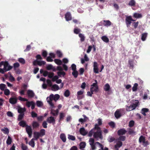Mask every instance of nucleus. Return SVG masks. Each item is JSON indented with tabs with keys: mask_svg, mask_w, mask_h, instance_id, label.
<instances>
[{
	"mask_svg": "<svg viewBox=\"0 0 150 150\" xmlns=\"http://www.w3.org/2000/svg\"><path fill=\"white\" fill-rule=\"evenodd\" d=\"M128 63L130 65V68L131 69H133L134 66L133 62L131 60H129L128 61Z\"/></svg>",
	"mask_w": 150,
	"mask_h": 150,
	"instance_id": "a18cd8bd",
	"label": "nucleus"
},
{
	"mask_svg": "<svg viewBox=\"0 0 150 150\" xmlns=\"http://www.w3.org/2000/svg\"><path fill=\"white\" fill-rule=\"evenodd\" d=\"M1 130L5 134H8L9 132V129L6 127H4V128L2 129Z\"/></svg>",
	"mask_w": 150,
	"mask_h": 150,
	"instance_id": "bb28decb",
	"label": "nucleus"
},
{
	"mask_svg": "<svg viewBox=\"0 0 150 150\" xmlns=\"http://www.w3.org/2000/svg\"><path fill=\"white\" fill-rule=\"evenodd\" d=\"M33 139H32L29 142V144L32 147H34L35 146V142L33 141Z\"/></svg>",
	"mask_w": 150,
	"mask_h": 150,
	"instance_id": "603ef678",
	"label": "nucleus"
},
{
	"mask_svg": "<svg viewBox=\"0 0 150 150\" xmlns=\"http://www.w3.org/2000/svg\"><path fill=\"white\" fill-rule=\"evenodd\" d=\"M138 84L137 83H135L133 86L132 87V90L133 91H136L137 89Z\"/></svg>",
	"mask_w": 150,
	"mask_h": 150,
	"instance_id": "09e8293b",
	"label": "nucleus"
},
{
	"mask_svg": "<svg viewBox=\"0 0 150 150\" xmlns=\"http://www.w3.org/2000/svg\"><path fill=\"white\" fill-rule=\"evenodd\" d=\"M70 95V92L69 90H66L64 93V96L66 97H68Z\"/></svg>",
	"mask_w": 150,
	"mask_h": 150,
	"instance_id": "3c124183",
	"label": "nucleus"
},
{
	"mask_svg": "<svg viewBox=\"0 0 150 150\" xmlns=\"http://www.w3.org/2000/svg\"><path fill=\"white\" fill-rule=\"evenodd\" d=\"M36 105L38 107H40L43 105V103L41 101L38 100L36 102Z\"/></svg>",
	"mask_w": 150,
	"mask_h": 150,
	"instance_id": "6e6d98bb",
	"label": "nucleus"
},
{
	"mask_svg": "<svg viewBox=\"0 0 150 150\" xmlns=\"http://www.w3.org/2000/svg\"><path fill=\"white\" fill-rule=\"evenodd\" d=\"M98 64L96 62H94L93 63V71L94 73L98 74L99 73Z\"/></svg>",
	"mask_w": 150,
	"mask_h": 150,
	"instance_id": "1a4fd4ad",
	"label": "nucleus"
},
{
	"mask_svg": "<svg viewBox=\"0 0 150 150\" xmlns=\"http://www.w3.org/2000/svg\"><path fill=\"white\" fill-rule=\"evenodd\" d=\"M83 91H80L77 92V98L78 99H81L83 97L80 96L81 95H82L83 93Z\"/></svg>",
	"mask_w": 150,
	"mask_h": 150,
	"instance_id": "f3484780",
	"label": "nucleus"
},
{
	"mask_svg": "<svg viewBox=\"0 0 150 150\" xmlns=\"http://www.w3.org/2000/svg\"><path fill=\"white\" fill-rule=\"evenodd\" d=\"M26 131L29 137H31L32 133V129L31 127L30 126H27L26 128Z\"/></svg>",
	"mask_w": 150,
	"mask_h": 150,
	"instance_id": "423d86ee",
	"label": "nucleus"
},
{
	"mask_svg": "<svg viewBox=\"0 0 150 150\" xmlns=\"http://www.w3.org/2000/svg\"><path fill=\"white\" fill-rule=\"evenodd\" d=\"M101 38L103 41L106 43H108L109 42V39L105 36H103Z\"/></svg>",
	"mask_w": 150,
	"mask_h": 150,
	"instance_id": "2f4dec72",
	"label": "nucleus"
},
{
	"mask_svg": "<svg viewBox=\"0 0 150 150\" xmlns=\"http://www.w3.org/2000/svg\"><path fill=\"white\" fill-rule=\"evenodd\" d=\"M47 101L48 103L52 108H55L54 105V104L52 103V101H50V100H48V101Z\"/></svg>",
	"mask_w": 150,
	"mask_h": 150,
	"instance_id": "e2e57ef3",
	"label": "nucleus"
},
{
	"mask_svg": "<svg viewBox=\"0 0 150 150\" xmlns=\"http://www.w3.org/2000/svg\"><path fill=\"white\" fill-rule=\"evenodd\" d=\"M32 125L33 129L38 128L40 126L38 122L35 121H33Z\"/></svg>",
	"mask_w": 150,
	"mask_h": 150,
	"instance_id": "f8f14e48",
	"label": "nucleus"
},
{
	"mask_svg": "<svg viewBox=\"0 0 150 150\" xmlns=\"http://www.w3.org/2000/svg\"><path fill=\"white\" fill-rule=\"evenodd\" d=\"M54 74L52 72H49V74L48 75V77L50 78H52L53 77Z\"/></svg>",
	"mask_w": 150,
	"mask_h": 150,
	"instance_id": "338daca9",
	"label": "nucleus"
},
{
	"mask_svg": "<svg viewBox=\"0 0 150 150\" xmlns=\"http://www.w3.org/2000/svg\"><path fill=\"white\" fill-rule=\"evenodd\" d=\"M120 136L117 139H116V140H120L122 141H124L125 140L126 137L125 136Z\"/></svg>",
	"mask_w": 150,
	"mask_h": 150,
	"instance_id": "37998d69",
	"label": "nucleus"
},
{
	"mask_svg": "<svg viewBox=\"0 0 150 150\" xmlns=\"http://www.w3.org/2000/svg\"><path fill=\"white\" fill-rule=\"evenodd\" d=\"M54 62L57 65H60L62 64V62L61 60L58 59H55L54 60Z\"/></svg>",
	"mask_w": 150,
	"mask_h": 150,
	"instance_id": "ea45409f",
	"label": "nucleus"
},
{
	"mask_svg": "<svg viewBox=\"0 0 150 150\" xmlns=\"http://www.w3.org/2000/svg\"><path fill=\"white\" fill-rule=\"evenodd\" d=\"M134 125V122L133 120H131L129 123V126L130 128L133 127Z\"/></svg>",
	"mask_w": 150,
	"mask_h": 150,
	"instance_id": "49530a36",
	"label": "nucleus"
},
{
	"mask_svg": "<svg viewBox=\"0 0 150 150\" xmlns=\"http://www.w3.org/2000/svg\"><path fill=\"white\" fill-rule=\"evenodd\" d=\"M60 98V96L58 94H56L54 96V100L55 101H56L58 100Z\"/></svg>",
	"mask_w": 150,
	"mask_h": 150,
	"instance_id": "0e129e2a",
	"label": "nucleus"
},
{
	"mask_svg": "<svg viewBox=\"0 0 150 150\" xmlns=\"http://www.w3.org/2000/svg\"><path fill=\"white\" fill-rule=\"evenodd\" d=\"M21 148L22 150H27L28 147L27 146L23 144H22Z\"/></svg>",
	"mask_w": 150,
	"mask_h": 150,
	"instance_id": "052dcab7",
	"label": "nucleus"
},
{
	"mask_svg": "<svg viewBox=\"0 0 150 150\" xmlns=\"http://www.w3.org/2000/svg\"><path fill=\"white\" fill-rule=\"evenodd\" d=\"M68 138L69 140H71L72 141H74L76 139L75 136L70 134L68 135Z\"/></svg>",
	"mask_w": 150,
	"mask_h": 150,
	"instance_id": "c03bdc74",
	"label": "nucleus"
},
{
	"mask_svg": "<svg viewBox=\"0 0 150 150\" xmlns=\"http://www.w3.org/2000/svg\"><path fill=\"white\" fill-rule=\"evenodd\" d=\"M59 86L56 84H54L52 86L51 89L52 91H56L59 90Z\"/></svg>",
	"mask_w": 150,
	"mask_h": 150,
	"instance_id": "2eb2a0df",
	"label": "nucleus"
},
{
	"mask_svg": "<svg viewBox=\"0 0 150 150\" xmlns=\"http://www.w3.org/2000/svg\"><path fill=\"white\" fill-rule=\"evenodd\" d=\"M4 91V94L6 96L9 95L10 94V91L7 89H6Z\"/></svg>",
	"mask_w": 150,
	"mask_h": 150,
	"instance_id": "864d4df0",
	"label": "nucleus"
},
{
	"mask_svg": "<svg viewBox=\"0 0 150 150\" xmlns=\"http://www.w3.org/2000/svg\"><path fill=\"white\" fill-rule=\"evenodd\" d=\"M40 136L39 132H35L34 133V137L36 139H38Z\"/></svg>",
	"mask_w": 150,
	"mask_h": 150,
	"instance_id": "f704fd0d",
	"label": "nucleus"
},
{
	"mask_svg": "<svg viewBox=\"0 0 150 150\" xmlns=\"http://www.w3.org/2000/svg\"><path fill=\"white\" fill-rule=\"evenodd\" d=\"M139 102L138 100H136V102L135 103H133L132 105H131V108L133 110L135 109V108L138 105Z\"/></svg>",
	"mask_w": 150,
	"mask_h": 150,
	"instance_id": "aec40b11",
	"label": "nucleus"
},
{
	"mask_svg": "<svg viewBox=\"0 0 150 150\" xmlns=\"http://www.w3.org/2000/svg\"><path fill=\"white\" fill-rule=\"evenodd\" d=\"M19 125L23 127H27L28 125L26 124V122L24 121H21L19 123Z\"/></svg>",
	"mask_w": 150,
	"mask_h": 150,
	"instance_id": "6ab92c4d",
	"label": "nucleus"
},
{
	"mask_svg": "<svg viewBox=\"0 0 150 150\" xmlns=\"http://www.w3.org/2000/svg\"><path fill=\"white\" fill-rule=\"evenodd\" d=\"M12 68L13 67L9 65L7 61H1L0 62V72L3 74L11 70Z\"/></svg>",
	"mask_w": 150,
	"mask_h": 150,
	"instance_id": "f257e3e1",
	"label": "nucleus"
},
{
	"mask_svg": "<svg viewBox=\"0 0 150 150\" xmlns=\"http://www.w3.org/2000/svg\"><path fill=\"white\" fill-rule=\"evenodd\" d=\"M24 115V113L20 114L18 116V120L19 121L22 120V119L23 118Z\"/></svg>",
	"mask_w": 150,
	"mask_h": 150,
	"instance_id": "4d7b16f0",
	"label": "nucleus"
},
{
	"mask_svg": "<svg viewBox=\"0 0 150 150\" xmlns=\"http://www.w3.org/2000/svg\"><path fill=\"white\" fill-rule=\"evenodd\" d=\"M46 64V62H45L43 61H38V65H39V66H41L42 65H45Z\"/></svg>",
	"mask_w": 150,
	"mask_h": 150,
	"instance_id": "5fc2aeb1",
	"label": "nucleus"
},
{
	"mask_svg": "<svg viewBox=\"0 0 150 150\" xmlns=\"http://www.w3.org/2000/svg\"><path fill=\"white\" fill-rule=\"evenodd\" d=\"M95 144H98L100 146V147L101 148V149H101V150H104V149L103 148H104L102 144L98 142H96L95 143Z\"/></svg>",
	"mask_w": 150,
	"mask_h": 150,
	"instance_id": "69168bd1",
	"label": "nucleus"
},
{
	"mask_svg": "<svg viewBox=\"0 0 150 150\" xmlns=\"http://www.w3.org/2000/svg\"><path fill=\"white\" fill-rule=\"evenodd\" d=\"M81 30L79 28H75L74 30V32L76 34H79Z\"/></svg>",
	"mask_w": 150,
	"mask_h": 150,
	"instance_id": "4c0bfd02",
	"label": "nucleus"
},
{
	"mask_svg": "<svg viewBox=\"0 0 150 150\" xmlns=\"http://www.w3.org/2000/svg\"><path fill=\"white\" fill-rule=\"evenodd\" d=\"M103 25L105 26H109L111 25V22L109 20L103 21Z\"/></svg>",
	"mask_w": 150,
	"mask_h": 150,
	"instance_id": "ddd939ff",
	"label": "nucleus"
},
{
	"mask_svg": "<svg viewBox=\"0 0 150 150\" xmlns=\"http://www.w3.org/2000/svg\"><path fill=\"white\" fill-rule=\"evenodd\" d=\"M133 17L135 18H141L142 17V16L141 14L137 13H135L133 15Z\"/></svg>",
	"mask_w": 150,
	"mask_h": 150,
	"instance_id": "7c9ffc66",
	"label": "nucleus"
},
{
	"mask_svg": "<svg viewBox=\"0 0 150 150\" xmlns=\"http://www.w3.org/2000/svg\"><path fill=\"white\" fill-rule=\"evenodd\" d=\"M108 125L112 128L115 127V123L112 121L108 123Z\"/></svg>",
	"mask_w": 150,
	"mask_h": 150,
	"instance_id": "bf43d9fd",
	"label": "nucleus"
},
{
	"mask_svg": "<svg viewBox=\"0 0 150 150\" xmlns=\"http://www.w3.org/2000/svg\"><path fill=\"white\" fill-rule=\"evenodd\" d=\"M17 100L16 98H11L9 99V102L12 104H14L17 103Z\"/></svg>",
	"mask_w": 150,
	"mask_h": 150,
	"instance_id": "4468645a",
	"label": "nucleus"
},
{
	"mask_svg": "<svg viewBox=\"0 0 150 150\" xmlns=\"http://www.w3.org/2000/svg\"><path fill=\"white\" fill-rule=\"evenodd\" d=\"M79 36L80 38V40L81 42H84L85 41V37L83 34L81 33H80L79 34Z\"/></svg>",
	"mask_w": 150,
	"mask_h": 150,
	"instance_id": "412c9836",
	"label": "nucleus"
},
{
	"mask_svg": "<svg viewBox=\"0 0 150 150\" xmlns=\"http://www.w3.org/2000/svg\"><path fill=\"white\" fill-rule=\"evenodd\" d=\"M65 18L66 21H69L72 19L71 13L69 12H67L65 15Z\"/></svg>",
	"mask_w": 150,
	"mask_h": 150,
	"instance_id": "9d476101",
	"label": "nucleus"
},
{
	"mask_svg": "<svg viewBox=\"0 0 150 150\" xmlns=\"http://www.w3.org/2000/svg\"><path fill=\"white\" fill-rule=\"evenodd\" d=\"M26 110V109L25 108H18V112L20 114H22L24 113V112Z\"/></svg>",
	"mask_w": 150,
	"mask_h": 150,
	"instance_id": "c756f323",
	"label": "nucleus"
},
{
	"mask_svg": "<svg viewBox=\"0 0 150 150\" xmlns=\"http://www.w3.org/2000/svg\"><path fill=\"white\" fill-rule=\"evenodd\" d=\"M125 23L127 27L129 26L132 23V21H135V20H133L131 16H127L125 18Z\"/></svg>",
	"mask_w": 150,
	"mask_h": 150,
	"instance_id": "7ed1b4c3",
	"label": "nucleus"
},
{
	"mask_svg": "<svg viewBox=\"0 0 150 150\" xmlns=\"http://www.w3.org/2000/svg\"><path fill=\"white\" fill-rule=\"evenodd\" d=\"M149 111V109L146 108H143L142 109L141 113L144 116H146V112H147Z\"/></svg>",
	"mask_w": 150,
	"mask_h": 150,
	"instance_id": "a878e982",
	"label": "nucleus"
},
{
	"mask_svg": "<svg viewBox=\"0 0 150 150\" xmlns=\"http://www.w3.org/2000/svg\"><path fill=\"white\" fill-rule=\"evenodd\" d=\"M95 83H93L92 85L91 86V87H98V82L97 81L95 80L94 81Z\"/></svg>",
	"mask_w": 150,
	"mask_h": 150,
	"instance_id": "13d9d810",
	"label": "nucleus"
},
{
	"mask_svg": "<svg viewBox=\"0 0 150 150\" xmlns=\"http://www.w3.org/2000/svg\"><path fill=\"white\" fill-rule=\"evenodd\" d=\"M127 132V131L125 128H123L118 130L117 132V134L119 136H122L125 134Z\"/></svg>",
	"mask_w": 150,
	"mask_h": 150,
	"instance_id": "0eeeda50",
	"label": "nucleus"
},
{
	"mask_svg": "<svg viewBox=\"0 0 150 150\" xmlns=\"http://www.w3.org/2000/svg\"><path fill=\"white\" fill-rule=\"evenodd\" d=\"M39 133L41 137L43 136L45 134V130L44 129H41Z\"/></svg>",
	"mask_w": 150,
	"mask_h": 150,
	"instance_id": "de8ad7c7",
	"label": "nucleus"
},
{
	"mask_svg": "<svg viewBox=\"0 0 150 150\" xmlns=\"http://www.w3.org/2000/svg\"><path fill=\"white\" fill-rule=\"evenodd\" d=\"M79 148L80 149H83L85 147L86 143L85 142H82L80 143L79 144Z\"/></svg>",
	"mask_w": 150,
	"mask_h": 150,
	"instance_id": "393cba45",
	"label": "nucleus"
},
{
	"mask_svg": "<svg viewBox=\"0 0 150 150\" xmlns=\"http://www.w3.org/2000/svg\"><path fill=\"white\" fill-rule=\"evenodd\" d=\"M117 142L115 146V148H117V147L120 148L122 145V143L120 141L116 140Z\"/></svg>",
	"mask_w": 150,
	"mask_h": 150,
	"instance_id": "b1692460",
	"label": "nucleus"
},
{
	"mask_svg": "<svg viewBox=\"0 0 150 150\" xmlns=\"http://www.w3.org/2000/svg\"><path fill=\"white\" fill-rule=\"evenodd\" d=\"M89 144L91 146V148L92 150H95L96 149L95 144H94V139L93 138H91L89 140Z\"/></svg>",
	"mask_w": 150,
	"mask_h": 150,
	"instance_id": "20e7f679",
	"label": "nucleus"
},
{
	"mask_svg": "<svg viewBox=\"0 0 150 150\" xmlns=\"http://www.w3.org/2000/svg\"><path fill=\"white\" fill-rule=\"evenodd\" d=\"M98 125H99L98 124H95L94 128L93 129V130L94 129H97V131H101V128L98 126Z\"/></svg>",
	"mask_w": 150,
	"mask_h": 150,
	"instance_id": "680f3d73",
	"label": "nucleus"
},
{
	"mask_svg": "<svg viewBox=\"0 0 150 150\" xmlns=\"http://www.w3.org/2000/svg\"><path fill=\"white\" fill-rule=\"evenodd\" d=\"M60 137L63 142H66V137L65 134H61L60 135Z\"/></svg>",
	"mask_w": 150,
	"mask_h": 150,
	"instance_id": "5701e85b",
	"label": "nucleus"
},
{
	"mask_svg": "<svg viewBox=\"0 0 150 150\" xmlns=\"http://www.w3.org/2000/svg\"><path fill=\"white\" fill-rule=\"evenodd\" d=\"M127 130H128V133L129 135H131L135 133V132L134 131V130L130 128H128Z\"/></svg>",
	"mask_w": 150,
	"mask_h": 150,
	"instance_id": "cd10ccee",
	"label": "nucleus"
},
{
	"mask_svg": "<svg viewBox=\"0 0 150 150\" xmlns=\"http://www.w3.org/2000/svg\"><path fill=\"white\" fill-rule=\"evenodd\" d=\"M12 142V140L10 136H8L6 140V144H7L9 145L11 144Z\"/></svg>",
	"mask_w": 150,
	"mask_h": 150,
	"instance_id": "c9c22d12",
	"label": "nucleus"
},
{
	"mask_svg": "<svg viewBox=\"0 0 150 150\" xmlns=\"http://www.w3.org/2000/svg\"><path fill=\"white\" fill-rule=\"evenodd\" d=\"M54 99V95L53 94H51L50 96L49 97H48L47 98L46 100L47 101H48V100H50V101H52V100Z\"/></svg>",
	"mask_w": 150,
	"mask_h": 150,
	"instance_id": "a19ab883",
	"label": "nucleus"
},
{
	"mask_svg": "<svg viewBox=\"0 0 150 150\" xmlns=\"http://www.w3.org/2000/svg\"><path fill=\"white\" fill-rule=\"evenodd\" d=\"M136 2L134 0H131L128 3V5L131 6H135Z\"/></svg>",
	"mask_w": 150,
	"mask_h": 150,
	"instance_id": "c85d7f7f",
	"label": "nucleus"
},
{
	"mask_svg": "<svg viewBox=\"0 0 150 150\" xmlns=\"http://www.w3.org/2000/svg\"><path fill=\"white\" fill-rule=\"evenodd\" d=\"M59 112V110L58 109L56 110H52L51 111L50 113L53 116H56L57 115Z\"/></svg>",
	"mask_w": 150,
	"mask_h": 150,
	"instance_id": "a211bd4d",
	"label": "nucleus"
},
{
	"mask_svg": "<svg viewBox=\"0 0 150 150\" xmlns=\"http://www.w3.org/2000/svg\"><path fill=\"white\" fill-rule=\"evenodd\" d=\"M94 138L97 140L98 139H102L103 137L102 135V132L101 131H97L94 132L93 134Z\"/></svg>",
	"mask_w": 150,
	"mask_h": 150,
	"instance_id": "f03ea898",
	"label": "nucleus"
},
{
	"mask_svg": "<svg viewBox=\"0 0 150 150\" xmlns=\"http://www.w3.org/2000/svg\"><path fill=\"white\" fill-rule=\"evenodd\" d=\"M146 141L145 137L143 135L140 136L139 139V143H144Z\"/></svg>",
	"mask_w": 150,
	"mask_h": 150,
	"instance_id": "4be33fe9",
	"label": "nucleus"
},
{
	"mask_svg": "<svg viewBox=\"0 0 150 150\" xmlns=\"http://www.w3.org/2000/svg\"><path fill=\"white\" fill-rule=\"evenodd\" d=\"M110 89V86L108 83H107L106 84L105 86L104 87V90L106 91H108Z\"/></svg>",
	"mask_w": 150,
	"mask_h": 150,
	"instance_id": "473e14b6",
	"label": "nucleus"
},
{
	"mask_svg": "<svg viewBox=\"0 0 150 150\" xmlns=\"http://www.w3.org/2000/svg\"><path fill=\"white\" fill-rule=\"evenodd\" d=\"M31 115L32 117L33 118L37 117L38 116V114L34 111L31 112Z\"/></svg>",
	"mask_w": 150,
	"mask_h": 150,
	"instance_id": "774afa93",
	"label": "nucleus"
},
{
	"mask_svg": "<svg viewBox=\"0 0 150 150\" xmlns=\"http://www.w3.org/2000/svg\"><path fill=\"white\" fill-rule=\"evenodd\" d=\"M27 93L28 97L30 98L33 97L35 95V93L33 91L30 90L27 91Z\"/></svg>",
	"mask_w": 150,
	"mask_h": 150,
	"instance_id": "9b49d317",
	"label": "nucleus"
},
{
	"mask_svg": "<svg viewBox=\"0 0 150 150\" xmlns=\"http://www.w3.org/2000/svg\"><path fill=\"white\" fill-rule=\"evenodd\" d=\"M72 74L75 78H77L78 75V71L76 70L73 71V72H72Z\"/></svg>",
	"mask_w": 150,
	"mask_h": 150,
	"instance_id": "8fccbe9b",
	"label": "nucleus"
},
{
	"mask_svg": "<svg viewBox=\"0 0 150 150\" xmlns=\"http://www.w3.org/2000/svg\"><path fill=\"white\" fill-rule=\"evenodd\" d=\"M147 33H144L142 34L141 39L143 41H144L147 36Z\"/></svg>",
	"mask_w": 150,
	"mask_h": 150,
	"instance_id": "72a5a7b5",
	"label": "nucleus"
},
{
	"mask_svg": "<svg viewBox=\"0 0 150 150\" xmlns=\"http://www.w3.org/2000/svg\"><path fill=\"white\" fill-rule=\"evenodd\" d=\"M65 116V114L64 113L60 112L59 114V121L62 120Z\"/></svg>",
	"mask_w": 150,
	"mask_h": 150,
	"instance_id": "58836bf2",
	"label": "nucleus"
},
{
	"mask_svg": "<svg viewBox=\"0 0 150 150\" xmlns=\"http://www.w3.org/2000/svg\"><path fill=\"white\" fill-rule=\"evenodd\" d=\"M6 88V85L4 83H1L0 84V89L2 91H4Z\"/></svg>",
	"mask_w": 150,
	"mask_h": 150,
	"instance_id": "e433bc0d",
	"label": "nucleus"
},
{
	"mask_svg": "<svg viewBox=\"0 0 150 150\" xmlns=\"http://www.w3.org/2000/svg\"><path fill=\"white\" fill-rule=\"evenodd\" d=\"M47 122L49 124L54 125L55 124V120L54 117L50 116L47 119Z\"/></svg>",
	"mask_w": 150,
	"mask_h": 150,
	"instance_id": "39448f33",
	"label": "nucleus"
},
{
	"mask_svg": "<svg viewBox=\"0 0 150 150\" xmlns=\"http://www.w3.org/2000/svg\"><path fill=\"white\" fill-rule=\"evenodd\" d=\"M79 132L81 134L85 136L87 134V132H86L84 128L83 127L81 128L79 130Z\"/></svg>",
	"mask_w": 150,
	"mask_h": 150,
	"instance_id": "dca6fc26",
	"label": "nucleus"
},
{
	"mask_svg": "<svg viewBox=\"0 0 150 150\" xmlns=\"http://www.w3.org/2000/svg\"><path fill=\"white\" fill-rule=\"evenodd\" d=\"M57 74L60 77H61L62 75L64 77L66 73L64 71H61L57 72Z\"/></svg>",
	"mask_w": 150,
	"mask_h": 150,
	"instance_id": "79ce46f5",
	"label": "nucleus"
},
{
	"mask_svg": "<svg viewBox=\"0 0 150 150\" xmlns=\"http://www.w3.org/2000/svg\"><path fill=\"white\" fill-rule=\"evenodd\" d=\"M122 110V109L117 110L115 113V116L117 119L120 118L122 115L121 112Z\"/></svg>",
	"mask_w": 150,
	"mask_h": 150,
	"instance_id": "6e6552de",
	"label": "nucleus"
}]
</instances>
